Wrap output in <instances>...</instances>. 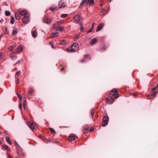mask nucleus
Here are the masks:
<instances>
[{
    "label": "nucleus",
    "mask_w": 158,
    "mask_h": 158,
    "mask_svg": "<svg viewBox=\"0 0 158 158\" xmlns=\"http://www.w3.org/2000/svg\"><path fill=\"white\" fill-rule=\"evenodd\" d=\"M5 14L6 16H9L10 15V13L9 10H6L5 11Z\"/></svg>",
    "instance_id": "nucleus-27"
},
{
    "label": "nucleus",
    "mask_w": 158,
    "mask_h": 158,
    "mask_svg": "<svg viewBox=\"0 0 158 158\" xmlns=\"http://www.w3.org/2000/svg\"><path fill=\"white\" fill-rule=\"evenodd\" d=\"M18 33V30L17 29H14L12 30V35L14 36L16 35Z\"/></svg>",
    "instance_id": "nucleus-16"
},
{
    "label": "nucleus",
    "mask_w": 158,
    "mask_h": 158,
    "mask_svg": "<svg viewBox=\"0 0 158 158\" xmlns=\"http://www.w3.org/2000/svg\"><path fill=\"white\" fill-rule=\"evenodd\" d=\"M157 88V87H154V88H152V90H155L156 89V88Z\"/></svg>",
    "instance_id": "nucleus-52"
},
{
    "label": "nucleus",
    "mask_w": 158,
    "mask_h": 158,
    "mask_svg": "<svg viewBox=\"0 0 158 158\" xmlns=\"http://www.w3.org/2000/svg\"><path fill=\"white\" fill-rule=\"evenodd\" d=\"M17 49L19 52L23 50V47L22 45H20L18 47Z\"/></svg>",
    "instance_id": "nucleus-22"
},
{
    "label": "nucleus",
    "mask_w": 158,
    "mask_h": 158,
    "mask_svg": "<svg viewBox=\"0 0 158 158\" xmlns=\"http://www.w3.org/2000/svg\"><path fill=\"white\" fill-rule=\"evenodd\" d=\"M56 8H57V7H50L49 8V10L52 11H55Z\"/></svg>",
    "instance_id": "nucleus-32"
},
{
    "label": "nucleus",
    "mask_w": 158,
    "mask_h": 158,
    "mask_svg": "<svg viewBox=\"0 0 158 158\" xmlns=\"http://www.w3.org/2000/svg\"><path fill=\"white\" fill-rule=\"evenodd\" d=\"M97 42V40L95 38H93L90 42V44L92 45L96 44Z\"/></svg>",
    "instance_id": "nucleus-7"
},
{
    "label": "nucleus",
    "mask_w": 158,
    "mask_h": 158,
    "mask_svg": "<svg viewBox=\"0 0 158 158\" xmlns=\"http://www.w3.org/2000/svg\"><path fill=\"white\" fill-rule=\"evenodd\" d=\"M94 109H92L91 111V115L92 116V118H93V116L94 115Z\"/></svg>",
    "instance_id": "nucleus-37"
},
{
    "label": "nucleus",
    "mask_w": 158,
    "mask_h": 158,
    "mask_svg": "<svg viewBox=\"0 0 158 158\" xmlns=\"http://www.w3.org/2000/svg\"><path fill=\"white\" fill-rule=\"evenodd\" d=\"M20 75V73L19 71H17L16 74L15 76L17 77H18Z\"/></svg>",
    "instance_id": "nucleus-40"
},
{
    "label": "nucleus",
    "mask_w": 158,
    "mask_h": 158,
    "mask_svg": "<svg viewBox=\"0 0 158 158\" xmlns=\"http://www.w3.org/2000/svg\"><path fill=\"white\" fill-rule=\"evenodd\" d=\"M19 107L20 109L21 110L22 109V105L21 103H20L19 104Z\"/></svg>",
    "instance_id": "nucleus-44"
},
{
    "label": "nucleus",
    "mask_w": 158,
    "mask_h": 158,
    "mask_svg": "<svg viewBox=\"0 0 158 158\" xmlns=\"http://www.w3.org/2000/svg\"><path fill=\"white\" fill-rule=\"evenodd\" d=\"M26 100H25L23 102V104H24V105H25L26 104Z\"/></svg>",
    "instance_id": "nucleus-54"
},
{
    "label": "nucleus",
    "mask_w": 158,
    "mask_h": 158,
    "mask_svg": "<svg viewBox=\"0 0 158 158\" xmlns=\"http://www.w3.org/2000/svg\"><path fill=\"white\" fill-rule=\"evenodd\" d=\"M33 91V90L32 89H30L29 92V94L31 96H32V94Z\"/></svg>",
    "instance_id": "nucleus-33"
},
{
    "label": "nucleus",
    "mask_w": 158,
    "mask_h": 158,
    "mask_svg": "<svg viewBox=\"0 0 158 158\" xmlns=\"http://www.w3.org/2000/svg\"><path fill=\"white\" fill-rule=\"evenodd\" d=\"M49 129L50 131L52 134L55 133H56L55 131L53 128H49Z\"/></svg>",
    "instance_id": "nucleus-31"
},
{
    "label": "nucleus",
    "mask_w": 158,
    "mask_h": 158,
    "mask_svg": "<svg viewBox=\"0 0 158 158\" xmlns=\"http://www.w3.org/2000/svg\"><path fill=\"white\" fill-rule=\"evenodd\" d=\"M94 128L93 127H91L89 131L90 132H92L94 130Z\"/></svg>",
    "instance_id": "nucleus-48"
},
{
    "label": "nucleus",
    "mask_w": 158,
    "mask_h": 158,
    "mask_svg": "<svg viewBox=\"0 0 158 158\" xmlns=\"http://www.w3.org/2000/svg\"><path fill=\"white\" fill-rule=\"evenodd\" d=\"M13 49V47L12 46H10L9 48V49L10 50H12Z\"/></svg>",
    "instance_id": "nucleus-47"
},
{
    "label": "nucleus",
    "mask_w": 158,
    "mask_h": 158,
    "mask_svg": "<svg viewBox=\"0 0 158 158\" xmlns=\"http://www.w3.org/2000/svg\"><path fill=\"white\" fill-rule=\"evenodd\" d=\"M14 142H15V146L17 148L19 147V144L18 143L16 142V141L15 140Z\"/></svg>",
    "instance_id": "nucleus-39"
},
{
    "label": "nucleus",
    "mask_w": 158,
    "mask_h": 158,
    "mask_svg": "<svg viewBox=\"0 0 158 158\" xmlns=\"http://www.w3.org/2000/svg\"><path fill=\"white\" fill-rule=\"evenodd\" d=\"M80 26L81 27V26H82V23H80Z\"/></svg>",
    "instance_id": "nucleus-62"
},
{
    "label": "nucleus",
    "mask_w": 158,
    "mask_h": 158,
    "mask_svg": "<svg viewBox=\"0 0 158 158\" xmlns=\"http://www.w3.org/2000/svg\"><path fill=\"white\" fill-rule=\"evenodd\" d=\"M156 91L157 92H158V89H156Z\"/></svg>",
    "instance_id": "nucleus-64"
},
{
    "label": "nucleus",
    "mask_w": 158,
    "mask_h": 158,
    "mask_svg": "<svg viewBox=\"0 0 158 158\" xmlns=\"http://www.w3.org/2000/svg\"><path fill=\"white\" fill-rule=\"evenodd\" d=\"M87 0H83L80 4V7L81 6L83 5L84 3H86L87 4Z\"/></svg>",
    "instance_id": "nucleus-29"
},
{
    "label": "nucleus",
    "mask_w": 158,
    "mask_h": 158,
    "mask_svg": "<svg viewBox=\"0 0 158 158\" xmlns=\"http://www.w3.org/2000/svg\"><path fill=\"white\" fill-rule=\"evenodd\" d=\"M110 94L114 96L115 98H118V95L117 90L116 89H114L110 91Z\"/></svg>",
    "instance_id": "nucleus-2"
},
{
    "label": "nucleus",
    "mask_w": 158,
    "mask_h": 158,
    "mask_svg": "<svg viewBox=\"0 0 158 158\" xmlns=\"http://www.w3.org/2000/svg\"><path fill=\"white\" fill-rule=\"evenodd\" d=\"M109 118L106 116H105L103 117V122L102 123V126L104 127L106 126L108 122Z\"/></svg>",
    "instance_id": "nucleus-1"
},
{
    "label": "nucleus",
    "mask_w": 158,
    "mask_h": 158,
    "mask_svg": "<svg viewBox=\"0 0 158 158\" xmlns=\"http://www.w3.org/2000/svg\"><path fill=\"white\" fill-rule=\"evenodd\" d=\"M89 127L88 126H86V127L84 128V130H85V131H87Z\"/></svg>",
    "instance_id": "nucleus-43"
},
{
    "label": "nucleus",
    "mask_w": 158,
    "mask_h": 158,
    "mask_svg": "<svg viewBox=\"0 0 158 158\" xmlns=\"http://www.w3.org/2000/svg\"><path fill=\"white\" fill-rule=\"evenodd\" d=\"M8 148V146L6 144H3L2 146V149L5 150Z\"/></svg>",
    "instance_id": "nucleus-26"
},
{
    "label": "nucleus",
    "mask_w": 158,
    "mask_h": 158,
    "mask_svg": "<svg viewBox=\"0 0 158 158\" xmlns=\"http://www.w3.org/2000/svg\"><path fill=\"white\" fill-rule=\"evenodd\" d=\"M157 93V92L156 91H153V94H152L151 95H150L149 96V98H150L151 96H154Z\"/></svg>",
    "instance_id": "nucleus-24"
},
{
    "label": "nucleus",
    "mask_w": 158,
    "mask_h": 158,
    "mask_svg": "<svg viewBox=\"0 0 158 158\" xmlns=\"http://www.w3.org/2000/svg\"><path fill=\"white\" fill-rule=\"evenodd\" d=\"M59 36V33L56 32V33H52L51 34V36L52 37H55L58 36Z\"/></svg>",
    "instance_id": "nucleus-15"
},
{
    "label": "nucleus",
    "mask_w": 158,
    "mask_h": 158,
    "mask_svg": "<svg viewBox=\"0 0 158 158\" xmlns=\"http://www.w3.org/2000/svg\"><path fill=\"white\" fill-rule=\"evenodd\" d=\"M6 140L7 142L10 144H11V141L10 139V138L9 137H7L6 138Z\"/></svg>",
    "instance_id": "nucleus-20"
},
{
    "label": "nucleus",
    "mask_w": 158,
    "mask_h": 158,
    "mask_svg": "<svg viewBox=\"0 0 158 158\" xmlns=\"http://www.w3.org/2000/svg\"><path fill=\"white\" fill-rule=\"evenodd\" d=\"M10 23L12 24L14 23V18L13 16H11V17Z\"/></svg>",
    "instance_id": "nucleus-28"
},
{
    "label": "nucleus",
    "mask_w": 158,
    "mask_h": 158,
    "mask_svg": "<svg viewBox=\"0 0 158 158\" xmlns=\"http://www.w3.org/2000/svg\"><path fill=\"white\" fill-rule=\"evenodd\" d=\"M19 83V79H17V81H16V83L17 84H18Z\"/></svg>",
    "instance_id": "nucleus-50"
},
{
    "label": "nucleus",
    "mask_w": 158,
    "mask_h": 158,
    "mask_svg": "<svg viewBox=\"0 0 158 158\" xmlns=\"http://www.w3.org/2000/svg\"><path fill=\"white\" fill-rule=\"evenodd\" d=\"M66 43L64 40H62L60 41V44L62 45L65 44Z\"/></svg>",
    "instance_id": "nucleus-36"
},
{
    "label": "nucleus",
    "mask_w": 158,
    "mask_h": 158,
    "mask_svg": "<svg viewBox=\"0 0 158 158\" xmlns=\"http://www.w3.org/2000/svg\"><path fill=\"white\" fill-rule=\"evenodd\" d=\"M43 23L49 25L51 23L52 20L49 18H46L44 17L43 19Z\"/></svg>",
    "instance_id": "nucleus-3"
},
{
    "label": "nucleus",
    "mask_w": 158,
    "mask_h": 158,
    "mask_svg": "<svg viewBox=\"0 0 158 158\" xmlns=\"http://www.w3.org/2000/svg\"><path fill=\"white\" fill-rule=\"evenodd\" d=\"M65 6V4L62 1L59 2V6L60 8H61L64 7Z\"/></svg>",
    "instance_id": "nucleus-8"
},
{
    "label": "nucleus",
    "mask_w": 158,
    "mask_h": 158,
    "mask_svg": "<svg viewBox=\"0 0 158 158\" xmlns=\"http://www.w3.org/2000/svg\"><path fill=\"white\" fill-rule=\"evenodd\" d=\"M17 95L18 96V98H19V99L20 101H21L22 100V97L21 95L19 94H17Z\"/></svg>",
    "instance_id": "nucleus-34"
},
{
    "label": "nucleus",
    "mask_w": 158,
    "mask_h": 158,
    "mask_svg": "<svg viewBox=\"0 0 158 158\" xmlns=\"http://www.w3.org/2000/svg\"><path fill=\"white\" fill-rule=\"evenodd\" d=\"M107 100L110 103H112L113 101L112 97L111 96H109L107 98Z\"/></svg>",
    "instance_id": "nucleus-14"
},
{
    "label": "nucleus",
    "mask_w": 158,
    "mask_h": 158,
    "mask_svg": "<svg viewBox=\"0 0 158 158\" xmlns=\"http://www.w3.org/2000/svg\"><path fill=\"white\" fill-rule=\"evenodd\" d=\"M56 24H57V25H59L60 24H61V23L60 22H57V23H56Z\"/></svg>",
    "instance_id": "nucleus-49"
},
{
    "label": "nucleus",
    "mask_w": 158,
    "mask_h": 158,
    "mask_svg": "<svg viewBox=\"0 0 158 158\" xmlns=\"http://www.w3.org/2000/svg\"><path fill=\"white\" fill-rule=\"evenodd\" d=\"M7 157L9 158H13L12 156H11L8 153H7Z\"/></svg>",
    "instance_id": "nucleus-46"
},
{
    "label": "nucleus",
    "mask_w": 158,
    "mask_h": 158,
    "mask_svg": "<svg viewBox=\"0 0 158 158\" xmlns=\"http://www.w3.org/2000/svg\"><path fill=\"white\" fill-rule=\"evenodd\" d=\"M68 15L67 14H63L61 15V17L62 18H64L67 17Z\"/></svg>",
    "instance_id": "nucleus-38"
},
{
    "label": "nucleus",
    "mask_w": 158,
    "mask_h": 158,
    "mask_svg": "<svg viewBox=\"0 0 158 158\" xmlns=\"http://www.w3.org/2000/svg\"><path fill=\"white\" fill-rule=\"evenodd\" d=\"M19 13L22 16H24L26 15V14H27V11L25 10H22L21 11H19Z\"/></svg>",
    "instance_id": "nucleus-10"
},
{
    "label": "nucleus",
    "mask_w": 158,
    "mask_h": 158,
    "mask_svg": "<svg viewBox=\"0 0 158 158\" xmlns=\"http://www.w3.org/2000/svg\"><path fill=\"white\" fill-rule=\"evenodd\" d=\"M75 136L73 135H72L69 136V140L70 142H72L75 140Z\"/></svg>",
    "instance_id": "nucleus-13"
},
{
    "label": "nucleus",
    "mask_w": 158,
    "mask_h": 158,
    "mask_svg": "<svg viewBox=\"0 0 158 158\" xmlns=\"http://www.w3.org/2000/svg\"><path fill=\"white\" fill-rule=\"evenodd\" d=\"M79 35L77 34L75 35V38L74 39V41H77L79 38Z\"/></svg>",
    "instance_id": "nucleus-23"
},
{
    "label": "nucleus",
    "mask_w": 158,
    "mask_h": 158,
    "mask_svg": "<svg viewBox=\"0 0 158 158\" xmlns=\"http://www.w3.org/2000/svg\"><path fill=\"white\" fill-rule=\"evenodd\" d=\"M17 153L20 156L22 155L23 153L22 151L21 150H17Z\"/></svg>",
    "instance_id": "nucleus-25"
},
{
    "label": "nucleus",
    "mask_w": 158,
    "mask_h": 158,
    "mask_svg": "<svg viewBox=\"0 0 158 158\" xmlns=\"http://www.w3.org/2000/svg\"><path fill=\"white\" fill-rule=\"evenodd\" d=\"M94 3V0H91L90 1H89V4L90 6H92L93 4Z\"/></svg>",
    "instance_id": "nucleus-35"
},
{
    "label": "nucleus",
    "mask_w": 158,
    "mask_h": 158,
    "mask_svg": "<svg viewBox=\"0 0 158 158\" xmlns=\"http://www.w3.org/2000/svg\"><path fill=\"white\" fill-rule=\"evenodd\" d=\"M30 129L32 131H33L34 129V127L33 126V124H29V126H28Z\"/></svg>",
    "instance_id": "nucleus-18"
},
{
    "label": "nucleus",
    "mask_w": 158,
    "mask_h": 158,
    "mask_svg": "<svg viewBox=\"0 0 158 158\" xmlns=\"http://www.w3.org/2000/svg\"><path fill=\"white\" fill-rule=\"evenodd\" d=\"M68 51L69 52H73L75 51V49L72 48L71 47V48H69L67 49Z\"/></svg>",
    "instance_id": "nucleus-17"
},
{
    "label": "nucleus",
    "mask_w": 158,
    "mask_h": 158,
    "mask_svg": "<svg viewBox=\"0 0 158 158\" xmlns=\"http://www.w3.org/2000/svg\"><path fill=\"white\" fill-rule=\"evenodd\" d=\"M78 44L77 43H74L72 45L71 47L72 48V47H74L75 48H77V46H78Z\"/></svg>",
    "instance_id": "nucleus-19"
},
{
    "label": "nucleus",
    "mask_w": 158,
    "mask_h": 158,
    "mask_svg": "<svg viewBox=\"0 0 158 158\" xmlns=\"http://www.w3.org/2000/svg\"><path fill=\"white\" fill-rule=\"evenodd\" d=\"M111 0H108V2H111Z\"/></svg>",
    "instance_id": "nucleus-60"
},
{
    "label": "nucleus",
    "mask_w": 158,
    "mask_h": 158,
    "mask_svg": "<svg viewBox=\"0 0 158 158\" xmlns=\"http://www.w3.org/2000/svg\"><path fill=\"white\" fill-rule=\"evenodd\" d=\"M64 30V28L63 26H58L56 28V31H62Z\"/></svg>",
    "instance_id": "nucleus-9"
},
{
    "label": "nucleus",
    "mask_w": 158,
    "mask_h": 158,
    "mask_svg": "<svg viewBox=\"0 0 158 158\" xmlns=\"http://www.w3.org/2000/svg\"><path fill=\"white\" fill-rule=\"evenodd\" d=\"M88 56V55H85L84 56L85 57L86 56Z\"/></svg>",
    "instance_id": "nucleus-63"
},
{
    "label": "nucleus",
    "mask_w": 158,
    "mask_h": 158,
    "mask_svg": "<svg viewBox=\"0 0 158 158\" xmlns=\"http://www.w3.org/2000/svg\"><path fill=\"white\" fill-rule=\"evenodd\" d=\"M95 24V23H93V24H92V27H93V26L94 25V24Z\"/></svg>",
    "instance_id": "nucleus-59"
},
{
    "label": "nucleus",
    "mask_w": 158,
    "mask_h": 158,
    "mask_svg": "<svg viewBox=\"0 0 158 158\" xmlns=\"http://www.w3.org/2000/svg\"><path fill=\"white\" fill-rule=\"evenodd\" d=\"M10 57H11V59L13 60H16V59L17 57V56H15V55L11 56Z\"/></svg>",
    "instance_id": "nucleus-30"
},
{
    "label": "nucleus",
    "mask_w": 158,
    "mask_h": 158,
    "mask_svg": "<svg viewBox=\"0 0 158 158\" xmlns=\"http://www.w3.org/2000/svg\"><path fill=\"white\" fill-rule=\"evenodd\" d=\"M22 21L23 23H27L30 21L29 18L27 16H24L22 19Z\"/></svg>",
    "instance_id": "nucleus-4"
},
{
    "label": "nucleus",
    "mask_w": 158,
    "mask_h": 158,
    "mask_svg": "<svg viewBox=\"0 0 158 158\" xmlns=\"http://www.w3.org/2000/svg\"><path fill=\"white\" fill-rule=\"evenodd\" d=\"M75 23H78L80 20V16L79 15H77L73 17Z\"/></svg>",
    "instance_id": "nucleus-5"
},
{
    "label": "nucleus",
    "mask_w": 158,
    "mask_h": 158,
    "mask_svg": "<svg viewBox=\"0 0 158 158\" xmlns=\"http://www.w3.org/2000/svg\"><path fill=\"white\" fill-rule=\"evenodd\" d=\"M27 125L28 126L30 124V123H29V121H27Z\"/></svg>",
    "instance_id": "nucleus-53"
},
{
    "label": "nucleus",
    "mask_w": 158,
    "mask_h": 158,
    "mask_svg": "<svg viewBox=\"0 0 158 158\" xmlns=\"http://www.w3.org/2000/svg\"><path fill=\"white\" fill-rule=\"evenodd\" d=\"M93 29V27H92L89 31H87V33H89L91 32L92 31Z\"/></svg>",
    "instance_id": "nucleus-42"
},
{
    "label": "nucleus",
    "mask_w": 158,
    "mask_h": 158,
    "mask_svg": "<svg viewBox=\"0 0 158 158\" xmlns=\"http://www.w3.org/2000/svg\"><path fill=\"white\" fill-rule=\"evenodd\" d=\"M104 24L102 23L100 24L97 27V29L96 30V32L101 30L103 27Z\"/></svg>",
    "instance_id": "nucleus-6"
},
{
    "label": "nucleus",
    "mask_w": 158,
    "mask_h": 158,
    "mask_svg": "<svg viewBox=\"0 0 158 158\" xmlns=\"http://www.w3.org/2000/svg\"><path fill=\"white\" fill-rule=\"evenodd\" d=\"M80 61L81 62H84V59H82V60H81Z\"/></svg>",
    "instance_id": "nucleus-56"
},
{
    "label": "nucleus",
    "mask_w": 158,
    "mask_h": 158,
    "mask_svg": "<svg viewBox=\"0 0 158 158\" xmlns=\"http://www.w3.org/2000/svg\"><path fill=\"white\" fill-rule=\"evenodd\" d=\"M20 15L19 14H19L15 13V18L17 20L19 19L20 18Z\"/></svg>",
    "instance_id": "nucleus-21"
},
{
    "label": "nucleus",
    "mask_w": 158,
    "mask_h": 158,
    "mask_svg": "<svg viewBox=\"0 0 158 158\" xmlns=\"http://www.w3.org/2000/svg\"><path fill=\"white\" fill-rule=\"evenodd\" d=\"M84 30V28L83 26H81L80 28V30L81 31H83Z\"/></svg>",
    "instance_id": "nucleus-45"
},
{
    "label": "nucleus",
    "mask_w": 158,
    "mask_h": 158,
    "mask_svg": "<svg viewBox=\"0 0 158 158\" xmlns=\"http://www.w3.org/2000/svg\"><path fill=\"white\" fill-rule=\"evenodd\" d=\"M107 13V12L105 10V9H103L100 12V14L101 15H105Z\"/></svg>",
    "instance_id": "nucleus-11"
},
{
    "label": "nucleus",
    "mask_w": 158,
    "mask_h": 158,
    "mask_svg": "<svg viewBox=\"0 0 158 158\" xmlns=\"http://www.w3.org/2000/svg\"><path fill=\"white\" fill-rule=\"evenodd\" d=\"M56 24L54 23L53 25V27L54 28H55V25H56Z\"/></svg>",
    "instance_id": "nucleus-55"
},
{
    "label": "nucleus",
    "mask_w": 158,
    "mask_h": 158,
    "mask_svg": "<svg viewBox=\"0 0 158 158\" xmlns=\"http://www.w3.org/2000/svg\"><path fill=\"white\" fill-rule=\"evenodd\" d=\"M31 34L32 36L34 38L36 37L37 35V33L35 30L32 31Z\"/></svg>",
    "instance_id": "nucleus-12"
},
{
    "label": "nucleus",
    "mask_w": 158,
    "mask_h": 158,
    "mask_svg": "<svg viewBox=\"0 0 158 158\" xmlns=\"http://www.w3.org/2000/svg\"><path fill=\"white\" fill-rule=\"evenodd\" d=\"M103 6V5H102V4H100V6Z\"/></svg>",
    "instance_id": "nucleus-61"
},
{
    "label": "nucleus",
    "mask_w": 158,
    "mask_h": 158,
    "mask_svg": "<svg viewBox=\"0 0 158 158\" xmlns=\"http://www.w3.org/2000/svg\"><path fill=\"white\" fill-rule=\"evenodd\" d=\"M23 107L24 109H26V106L25 105H24V104H23Z\"/></svg>",
    "instance_id": "nucleus-51"
},
{
    "label": "nucleus",
    "mask_w": 158,
    "mask_h": 158,
    "mask_svg": "<svg viewBox=\"0 0 158 158\" xmlns=\"http://www.w3.org/2000/svg\"><path fill=\"white\" fill-rule=\"evenodd\" d=\"M89 2V0H87V4H88Z\"/></svg>",
    "instance_id": "nucleus-57"
},
{
    "label": "nucleus",
    "mask_w": 158,
    "mask_h": 158,
    "mask_svg": "<svg viewBox=\"0 0 158 158\" xmlns=\"http://www.w3.org/2000/svg\"><path fill=\"white\" fill-rule=\"evenodd\" d=\"M49 44L51 45L52 46V48H55L54 47V46H53V44H52V42L51 41H50L49 42Z\"/></svg>",
    "instance_id": "nucleus-41"
},
{
    "label": "nucleus",
    "mask_w": 158,
    "mask_h": 158,
    "mask_svg": "<svg viewBox=\"0 0 158 158\" xmlns=\"http://www.w3.org/2000/svg\"><path fill=\"white\" fill-rule=\"evenodd\" d=\"M7 149V151H10V148L8 147V148Z\"/></svg>",
    "instance_id": "nucleus-58"
}]
</instances>
